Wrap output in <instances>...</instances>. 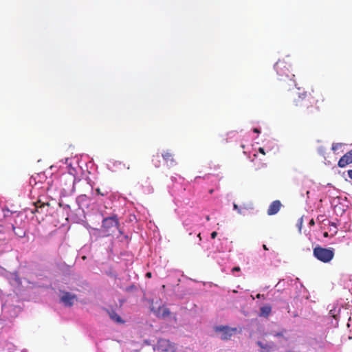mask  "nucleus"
<instances>
[{
  "mask_svg": "<svg viewBox=\"0 0 352 352\" xmlns=\"http://www.w3.org/2000/svg\"><path fill=\"white\" fill-rule=\"evenodd\" d=\"M294 104L304 118L311 119L327 104V100L319 89H312L309 92L299 93Z\"/></svg>",
  "mask_w": 352,
  "mask_h": 352,
  "instance_id": "1",
  "label": "nucleus"
},
{
  "mask_svg": "<svg viewBox=\"0 0 352 352\" xmlns=\"http://www.w3.org/2000/svg\"><path fill=\"white\" fill-rule=\"evenodd\" d=\"M291 63L288 60L285 58L279 59L274 65V69H276L277 74L280 77V80H283V77H286L288 80L294 84V74L291 71Z\"/></svg>",
  "mask_w": 352,
  "mask_h": 352,
  "instance_id": "2",
  "label": "nucleus"
},
{
  "mask_svg": "<svg viewBox=\"0 0 352 352\" xmlns=\"http://www.w3.org/2000/svg\"><path fill=\"white\" fill-rule=\"evenodd\" d=\"M313 254L318 261L327 263L333 258L335 253L332 248H325L317 245L313 250Z\"/></svg>",
  "mask_w": 352,
  "mask_h": 352,
  "instance_id": "3",
  "label": "nucleus"
},
{
  "mask_svg": "<svg viewBox=\"0 0 352 352\" xmlns=\"http://www.w3.org/2000/svg\"><path fill=\"white\" fill-rule=\"evenodd\" d=\"M119 220L116 214L103 219L102 222V230L107 235H110L116 229L119 228Z\"/></svg>",
  "mask_w": 352,
  "mask_h": 352,
  "instance_id": "4",
  "label": "nucleus"
},
{
  "mask_svg": "<svg viewBox=\"0 0 352 352\" xmlns=\"http://www.w3.org/2000/svg\"><path fill=\"white\" fill-rule=\"evenodd\" d=\"M214 331L221 333V338L222 340H230L232 335L236 332V328L221 325L215 327Z\"/></svg>",
  "mask_w": 352,
  "mask_h": 352,
  "instance_id": "5",
  "label": "nucleus"
},
{
  "mask_svg": "<svg viewBox=\"0 0 352 352\" xmlns=\"http://www.w3.org/2000/svg\"><path fill=\"white\" fill-rule=\"evenodd\" d=\"M76 299V296L68 292H63L60 297L61 302L67 307H72L74 305V300Z\"/></svg>",
  "mask_w": 352,
  "mask_h": 352,
  "instance_id": "6",
  "label": "nucleus"
},
{
  "mask_svg": "<svg viewBox=\"0 0 352 352\" xmlns=\"http://www.w3.org/2000/svg\"><path fill=\"white\" fill-rule=\"evenodd\" d=\"M352 163V149L346 153L339 160L338 166L340 168H344L348 164Z\"/></svg>",
  "mask_w": 352,
  "mask_h": 352,
  "instance_id": "7",
  "label": "nucleus"
},
{
  "mask_svg": "<svg viewBox=\"0 0 352 352\" xmlns=\"http://www.w3.org/2000/svg\"><path fill=\"white\" fill-rule=\"evenodd\" d=\"M281 203L279 200H275L271 203L267 210L268 215H274L276 214L281 207Z\"/></svg>",
  "mask_w": 352,
  "mask_h": 352,
  "instance_id": "8",
  "label": "nucleus"
},
{
  "mask_svg": "<svg viewBox=\"0 0 352 352\" xmlns=\"http://www.w3.org/2000/svg\"><path fill=\"white\" fill-rule=\"evenodd\" d=\"M164 160L170 166H173L175 164L174 159V154L170 151H166L162 153Z\"/></svg>",
  "mask_w": 352,
  "mask_h": 352,
  "instance_id": "9",
  "label": "nucleus"
},
{
  "mask_svg": "<svg viewBox=\"0 0 352 352\" xmlns=\"http://www.w3.org/2000/svg\"><path fill=\"white\" fill-rule=\"evenodd\" d=\"M155 315L158 318H165L170 316V311L168 308L162 306L157 309L155 311Z\"/></svg>",
  "mask_w": 352,
  "mask_h": 352,
  "instance_id": "10",
  "label": "nucleus"
},
{
  "mask_svg": "<svg viewBox=\"0 0 352 352\" xmlns=\"http://www.w3.org/2000/svg\"><path fill=\"white\" fill-rule=\"evenodd\" d=\"M257 344L264 352H271L274 346L273 342L263 343L261 341H258Z\"/></svg>",
  "mask_w": 352,
  "mask_h": 352,
  "instance_id": "11",
  "label": "nucleus"
},
{
  "mask_svg": "<svg viewBox=\"0 0 352 352\" xmlns=\"http://www.w3.org/2000/svg\"><path fill=\"white\" fill-rule=\"evenodd\" d=\"M109 316L110 317V318L118 322V323H123L124 321L122 320L121 317L115 311H109Z\"/></svg>",
  "mask_w": 352,
  "mask_h": 352,
  "instance_id": "12",
  "label": "nucleus"
},
{
  "mask_svg": "<svg viewBox=\"0 0 352 352\" xmlns=\"http://www.w3.org/2000/svg\"><path fill=\"white\" fill-rule=\"evenodd\" d=\"M261 316L267 317L270 315L272 311V308L270 306H263L260 309Z\"/></svg>",
  "mask_w": 352,
  "mask_h": 352,
  "instance_id": "13",
  "label": "nucleus"
},
{
  "mask_svg": "<svg viewBox=\"0 0 352 352\" xmlns=\"http://www.w3.org/2000/svg\"><path fill=\"white\" fill-rule=\"evenodd\" d=\"M96 192L98 195H101V196H106L109 194V191L107 190H104V191H101L100 188H97L96 189Z\"/></svg>",
  "mask_w": 352,
  "mask_h": 352,
  "instance_id": "14",
  "label": "nucleus"
},
{
  "mask_svg": "<svg viewBox=\"0 0 352 352\" xmlns=\"http://www.w3.org/2000/svg\"><path fill=\"white\" fill-rule=\"evenodd\" d=\"M12 228L13 231L14 232L15 234H16L21 237H23L25 235V233L23 232H21V233H17L16 232H15L16 228L14 225H12Z\"/></svg>",
  "mask_w": 352,
  "mask_h": 352,
  "instance_id": "15",
  "label": "nucleus"
},
{
  "mask_svg": "<svg viewBox=\"0 0 352 352\" xmlns=\"http://www.w3.org/2000/svg\"><path fill=\"white\" fill-rule=\"evenodd\" d=\"M341 146H342V144H340V143L333 144L332 146V150L336 151L340 147H341Z\"/></svg>",
  "mask_w": 352,
  "mask_h": 352,
  "instance_id": "16",
  "label": "nucleus"
},
{
  "mask_svg": "<svg viewBox=\"0 0 352 352\" xmlns=\"http://www.w3.org/2000/svg\"><path fill=\"white\" fill-rule=\"evenodd\" d=\"M233 208H234V210H236L239 214H242V210H241V208H239V206H238L236 204H234V205H233Z\"/></svg>",
  "mask_w": 352,
  "mask_h": 352,
  "instance_id": "17",
  "label": "nucleus"
},
{
  "mask_svg": "<svg viewBox=\"0 0 352 352\" xmlns=\"http://www.w3.org/2000/svg\"><path fill=\"white\" fill-rule=\"evenodd\" d=\"M232 272H240L241 271V268L239 267H234L232 268Z\"/></svg>",
  "mask_w": 352,
  "mask_h": 352,
  "instance_id": "18",
  "label": "nucleus"
},
{
  "mask_svg": "<svg viewBox=\"0 0 352 352\" xmlns=\"http://www.w3.org/2000/svg\"><path fill=\"white\" fill-rule=\"evenodd\" d=\"M217 235V232H215V231L212 232L211 233V238L214 239L216 238Z\"/></svg>",
  "mask_w": 352,
  "mask_h": 352,
  "instance_id": "19",
  "label": "nucleus"
},
{
  "mask_svg": "<svg viewBox=\"0 0 352 352\" xmlns=\"http://www.w3.org/2000/svg\"><path fill=\"white\" fill-rule=\"evenodd\" d=\"M38 203L36 204V212H38V207L42 208L43 206H45V204H41L40 206H38Z\"/></svg>",
  "mask_w": 352,
  "mask_h": 352,
  "instance_id": "20",
  "label": "nucleus"
},
{
  "mask_svg": "<svg viewBox=\"0 0 352 352\" xmlns=\"http://www.w3.org/2000/svg\"><path fill=\"white\" fill-rule=\"evenodd\" d=\"M258 151H259L261 153H262L263 155H265V151H264V148H262V147H260V148H258Z\"/></svg>",
  "mask_w": 352,
  "mask_h": 352,
  "instance_id": "21",
  "label": "nucleus"
},
{
  "mask_svg": "<svg viewBox=\"0 0 352 352\" xmlns=\"http://www.w3.org/2000/svg\"><path fill=\"white\" fill-rule=\"evenodd\" d=\"M348 175H349V178L352 180V170H348Z\"/></svg>",
  "mask_w": 352,
  "mask_h": 352,
  "instance_id": "22",
  "label": "nucleus"
},
{
  "mask_svg": "<svg viewBox=\"0 0 352 352\" xmlns=\"http://www.w3.org/2000/svg\"><path fill=\"white\" fill-rule=\"evenodd\" d=\"M309 224L311 226H314V225L315 224V221H314V219H311L309 221Z\"/></svg>",
  "mask_w": 352,
  "mask_h": 352,
  "instance_id": "23",
  "label": "nucleus"
},
{
  "mask_svg": "<svg viewBox=\"0 0 352 352\" xmlns=\"http://www.w3.org/2000/svg\"><path fill=\"white\" fill-rule=\"evenodd\" d=\"M157 158L159 159V155H157ZM155 167H159L160 166V160H157V163L155 164Z\"/></svg>",
  "mask_w": 352,
  "mask_h": 352,
  "instance_id": "24",
  "label": "nucleus"
},
{
  "mask_svg": "<svg viewBox=\"0 0 352 352\" xmlns=\"http://www.w3.org/2000/svg\"><path fill=\"white\" fill-rule=\"evenodd\" d=\"M253 131H254V133H260V130L258 129H257V128H254L253 129Z\"/></svg>",
  "mask_w": 352,
  "mask_h": 352,
  "instance_id": "25",
  "label": "nucleus"
},
{
  "mask_svg": "<svg viewBox=\"0 0 352 352\" xmlns=\"http://www.w3.org/2000/svg\"><path fill=\"white\" fill-rule=\"evenodd\" d=\"M146 276L148 277V278H151V272H147L146 274Z\"/></svg>",
  "mask_w": 352,
  "mask_h": 352,
  "instance_id": "26",
  "label": "nucleus"
},
{
  "mask_svg": "<svg viewBox=\"0 0 352 352\" xmlns=\"http://www.w3.org/2000/svg\"><path fill=\"white\" fill-rule=\"evenodd\" d=\"M263 248L265 250H268V248L266 246V245H263Z\"/></svg>",
  "mask_w": 352,
  "mask_h": 352,
  "instance_id": "27",
  "label": "nucleus"
},
{
  "mask_svg": "<svg viewBox=\"0 0 352 352\" xmlns=\"http://www.w3.org/2000/svg\"><path fill=\"white\" fill-rule=\"evenodd\" d=\"M69 177H70V179L72 180V182H73V183H74V181H75V178H74V177L69 175Z\"/></svg>",
  "mask_w": 352,
  "mask_h": 352,
  "instance_id": "28",
  "label": "nucleus"
},
{
  "mask_svg": "<svg viewBox=\"0 0 352 352\" xmlns=\"http://www.w3.org/2000/svg\"><path fill=\"white\" fill-rule=\"evenodd\" d=\"M282 336V333H278L276 334V336Z\"/></svg>",
  "mask_w": 352,
  "mask_h": 352,
  "instance_id": "29",
  "label": "nucleus"
},
{
  "mask_svg": "<svg viewBox=\"0 0 352 352\" xmlns=\"http://www.w3.org/2000/svg\"><path fill=\"white\" fill-rule=\"evenodd\" d=\"M327 235H328V233H327V232H325V233L324 234V236H327Z\"/></svg>",
  "mask_w": 352,
  "mask_h": 352,
  "instance_id": "30",
  "label": "nucleus"
},
{
  "mask_svg": "<svg viewBox=\"0 0 352 352\" xmlns=\"http://www.w3.org/2000/svg\"><path fill=\"white\" fill-rule=\"evenodd\" d=\"M209 192L212 194L213 192V190H210Z\"/></svg>",
  "mask_w": 352,
  "mask_h": 352,
  "instance_id": "31",
  "label": "nucleus"
}]
</instances>
